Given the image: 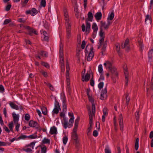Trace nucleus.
Masks as SVG:
<instances>
[{
	"instance_id": "obj_1",
	"label": "nucleus",
	"mask_w": 153,
	"mask_h": 153,
	"mask_svg": "<svg viewBox=\"0 0 153 153\" xmlns=\"http://www.w3.org/2000/svg\"><path fill=\"white\" fill-rule=\"evenodd\" d=\"M101 26L100 27V31L99 33V35L101 37L100 39L99 40V44L98 46V48H100L102 45V43L104 41V38L105 37V33L103 31L102 27H103L105 30H107L111 24L110 22L108 21L107 24L102 21L100 22Z\"/></svg>"
},
{
	"instance_id": "obj_2",
	"label": "nucleus",
	"mask_w": 153,
	"mask_h": 153,
	"mask_svg": "<svg viewBox=\"0 0 153 153\" xmlns=\"http://www.w3.org/2000/svg\"><path fill=\"white\" fill-rule=\"evenodd\" d=\"M64 16L66 22V28L67 38L68 39L71 37V22L69 21V16L68 12L66 9L64 10Z\"/></svg>"
},
{
	"instance_id": "obj_3",
	"label": "nucleus",
	"mask_w": 153,
	"mask_h": 153,
	"mask_svg": "<svg viewBox=\"0 0 153 153\" xmlns=\"http://www.w3.org/2000/svg\"><path fill=\"white\" fill-rule=\"evenodd\" d=\"M79 119V117H78L76 120L75 122L74 127L73 129V132H72V139L75 140V142L76 143H77L79 142L78 141V137L76 133V131Z\"/></svg>"
},
{
	"instance_id": "obj_4",
	"label": "nucleus",
	"mask_w": 153,
	"mask_h": 153,
	"mask_svg": "<svg viewBox=\"0 0 153 153\" xmlns=\"http://www.w3.org/2000/svg\"><path fill=\"white\" fill-rule=\"evenodd\" d=\"M94 116L95 115H94V114H93L92 116L91 115H90V119L89 122V124L90 125V126L88 128L87 132V134L88 136L90 135L91 134V131L92 129V126L93 125V118L94 117Z\"/></svg>"
},
{
	"instance_id": "obj_5",
	"label": "nucleus",
	"mask_w": 153,
	"mask_h": 153,
	"mask_svg": "<svg viewBox=\"0 0 153 153\" xmlns=\"http://www.w3.org/2000/svg\"><path fill=\"white\" fill-rule=\"evenodd\" d=\"M107 89L106 86L101 91L100 99L102 100H104L107 99Z\"/></svg>"
},
{
	"instance_id": "obj_6",
	"label": "nucleus",
	"mask_w": 153,
	"mask_h": 153,
	"mask_svg": "<svg viewBox=\"0 0 153 153\" xmlns=\"http://www.w3.org/2000/svg\"><path fill=\"white\" fill-rule=\"evenodd\" d=\"M29 126L33 127H35L36 128L40 130L41 127L36 121H34L33 120H30V121L29 123Z\"/></svg>"
},
{
	"instance_id": "obj_7",
	"label": "nucleus",
	"mask_w": 153,
	"mask_h": 153,
	"mask_svg": "<svg viewBox=\"0 0 153 153\" xmlns=\"http://www.w3.org/2000/svg\"><path fill=\"white\" fill-rule=\"evenodd\" d=\"M93 50V47L91 46L90 48V51L87 58V61H91L94 57V53Z\"/></svg>"
},
{
	"instance_id": "obj_8",
	"label": "nucleus",
	"mask_w": 153,
	"mask_h": 153,
	"mask_svg": "<svg viewBox=\"0 0 153 153\" xmlns=\"http://www.w3.org/2000/svg\"><path fill=\"white\" fill-rule=\"evenodd\" d=\"M122 48H125L126 50L127 51H128L130 50L129 39H127L126 40L124 45H123V44H122Z\"/></svg>"
},
{
	"instance_id": "obj_9",
	"label": "nucleus",
	"mask_w": 153,
	"mask_h": 153,
	"mask_svg": "<svg viewBox=\"0 0 153 153\" xmlns=\"http://www.w3.org/2000/svg\"><path fill=\"white\" fill-rule=\"evenodd\" d=\"M88 97L89 101L90 102H91L92 103V111L93 113V114H92V115L94 114V115H95V107L94 99L92 98V97L90 96V95H88Z\"/></svg>"
},
{
	"instance_id": "obj_10",
	"label": "nucleus",
	"mask_w": 153,
	"mask_h": 153,
	"mask_svg": "<svg viewBox=\"0 0 153 153\" xmlns=\"http://www.w3.org/2000/svg\"><path fill=\"white\" fill-rule=\"evenodd\" d=\"M119 122L120 130L121 131H123V117L122 114H120L119 116Z\"/></svg>"
},
{
	"instance_id": "obj_11",
	"label": "nucleus",
	"mask_w": 153,
	"mask_h": 153,
	"mask_svg": "<svg viewBox=\"0 0 153 153\" xmlns=\"http://www.w3.org/2000/svg\"><path fill=\"white\" fill-rule=\"evenodd\" d=\"M59 109H60L59 103L58 102L56 101L55 108L53 111V112L54 114H57L59 112Z\"/></svg>"
},
{
	"instance_id": "obj_12",
	"label": "nucleus",
	"mask_w": 153,
	"mask_h": 153,
	"mask_svg": "<svg viewBox=\"0 0 153 153\" xmlns=\"http://www.w3.org/2000/svg\"><path fill=\"white\" fill-rule=\"evenodd\" d=\"M109 69L111 74V76H115L116 77H117L118 75V74L117 71L116 69L114 66L112 67Z\"/></svg>"
},
{
	"instance_id": "obj_13",
	"label": "nucleus",
	"mask_w": 153,
	"mask_h": 153,
	"mask_svg": "<svg viewBox=\"0 0 153 153\" xmlns=\"http://www.w3.org/2000/svg\"><path fill=\"white\" fill-rule=\"evenodd\" d=\"M152 23V18L150 15H147L146 16L145 23V24L149 25Z\"/></svg>"
},
{
	"instance_id": "obj_14",
	"label": "nucleus",
	"mask_w": 153,
	"mask_h": 153,
	"mask_svg": "<svg viewBox=\"0 0 153 153\" xmlns=\"http://www.w3.org/2000/svg\"><path fill=\"white\" fill-rule=\"evenodd\" d=\"M90 76V74L88 73H87L85 76L84 75H82V81L83 82L84 81H88L89 80Z\"/></svg>"
},
{
	"instance_id": "obj_15",
	"label": "nucleus",
	"mask_w": 153,
	"mask_h": 153,
	"mask_svg": "<svg viewBox=\"0 0 153 153\" xmlns=\"http://www.w3.org/2000/svg\"><path fill=\"white\" fill-rule=\"evenodd\" d=\"M92 29L94 30V33H93V37L94 38L95 36L96 33L98 30V27L95 23H93L92 25Z\"/></svg>"
},
{
	"instance_id": "obj_16",
	"label": "nucleus",
	"mask_w": 153,
	"mask_h": 153,
	"mask_svg": "<svg viewBox=\"0 0 153 153\" xmlns=\"http://www.w3.org/2000/svg\"><path fill=\"white\" fill-rule=\"evenodd\" d=\"M59 53L60 60H61V61H64L63 58V49L62 48L61 45H60Z\"/></svg>"
},
{
	"instance_id": "obj_17",
	"label": "nucleus",
	"mask_w": 153,
	"mask_h": 153,
	"mask_svg": "<svg viewBox=\"0 0 153 153\" xmlns=\"http://www.w3.org/2000/svg\"><path fill=\"white\" fill-rule=\"evenodd\" d=\"M12 115L14 123H17L19 119V114H16L15 113H13L12 114Z\"/></svg>"
},
{
	"instance_id": "obj_18",
	"label": "nucleus",
	"mask_w": 153,
	"mask_h": 153,
	"mask_svg": "<svg viewBox=\"0 0 153 153\" xmlns=\"http://www.w3.org/2000/svg\"><path fill=\"white\" fill-rule=\"evenodd\" d=\"M50 133L52 134H56L57 133V130L55 126H53L51 128L50 130Z\"/></svg>"
},
{
	"instance_id": "obj_19",
	"label": "nucleus",
	"mask_w": 153,
	"mask_h": 153,
	"mask_svg": "<svg viewBox=\"0 0 153 153\" xmlns=\"http://www.w3.org/2000/svg\"><path fill=\"white\" fill-rule=\"evenodd\" d=\"M124 72L125 74V77L126 79V84L127 85L128 82V73L127 69H125Z\"/></svg>"
},
{
	"instance_id": "obj_20",
	"label": "nucleus",
	"mask_w": 153,
	"mask_h": 153,
	"mask_svg": "<svg viewBox=\"0 0 153 153\" xmlns=\"http://www.w3.org/2000/svg\"><path fill=\"white\" fill-rule=\"evenodd\" d=\"M95 17L97 20H99L101 19L102 16V14L101 12H97L96 13Z\"/></svg>"
},
{
	"instance_id": "obj_21",
	"label": "nucleus",
	"mask_w": 153,
	"mask_h": 153,
	"mask_svg": "<svg viewBox=\"0 0 153 153\" xmlns=\"http://www.w3.org/2000/svg\"><path fill=\"white\" fill-rule=\"evenodd\" d=\"M104 65L106 68L107 67L109 69L113 67V66L112 65L111 63L109 61H107L104 63Z\"/></svg>"
},
{
	"instance_id": "obj_22",
	"label": "nucleus",
	"mask_w": 153,
	"mask_h": 153,
	"mask_svg": "<svg viewBox=\"0 0 153 153\" xmlns=\"http://www.w3.org/2000/svg\"><path fill=\"white\" fill-rule=\"evenodd\" d=\"M125 96L126 99V103L127 105H128L130 101V97H129V94L127 92L125 94Z\"/></svg>"
},
{
	"instance_id": "obj_23",
	"label": "nucleus",
	"mask_w": 153,
	"mask_h": 153,
	"mask_svg": "<svg viewBox=\"0 0 153 153\" xmlns=\"http://www.w3.org/2000/svg\"><path fill=\"white\" fill-rule=\"evenodd\" d=\"M9 105L13 109H15L16 110H18L19 109L18 106L12 102H10L9 103Z\"/></svg>"
},
{
	"instance_id": "obj_24",
	"label": "nucleus",
	"mask_w": 153,
	"mask_h": 153,
	"mask_svg": "<svg viewBox=\"0 0 153 153\" xmlns=\"http://www.w3.org/2000/svg\"><path fill=\"white\" fill-rule=\"evenodd\" d=\"M88 20L89 21L92 22L93 18V15L92 13L91 12H89L88 13Z\"/></svg>"
},
{
	"instance_id": "obj_25",
	"label": "nucleus",
	"mask_w": 153,
	"mask_h": 153,
	"mask_svg": "<svg viewBox=\"0 0 153 153\" xmlns=\"http://www.w3.org/2000/svg\"><path fill=\"white\" fill-rule=\"evenodd\" d=\"M148 57L150 60L151 59L152 57H153V50L152 49L148 53Z\"/></svg>"
},
{
	"instance_id": "obj_26",
	"label": "nucleus",
	"mask_w": 153,
	"mask_h": 153,
	"mask_svg": "<svg viewBox=\"0 0 153 153\" xmlns=\"http://www.w3.org/2000/svg\"><path fill=\"white\" fill-rule=\"evenodd\" d=\"M114 16V13L113 12H112L109 15L107 18L108 20H112L113 19Z\"/></svg>"
},
{
	"instance_id": "obj_27",
	"label": "nucleus",
	"mask_w": 153,
	"mask_h": 153,
	"mask_svg": "<svg viewBox=\"0 0 153 153\" xmlns=\"http://www.w3.org/2000/svg\"><path fill=\"white\" fill-rule=\"evenodd\" d=\"M39 54L42 56L44 57H46L47 55V53L43 51H41L40 52L38 53Z\"/></svg>"
},
{
	"instance_id": "obj_28",
	"label": "nucleus",
	"mask_w": 153,
	"mask_h": 153,
	"mask_svg": "<svg viewBox=\"0 0 153 153\" xmlns=\"http://www.w3.org/2000/svg\"><path fill=\"white\" fill-rule=\"evenodd\" d=\"M38 11L35 8H33L31 10V15L34 16V15L36 14Z\"/></svg>"
},
{
	"instance_id": "obj_29",
	"label": "nucleus",
	"mask_w": 153,
	"mask_h": 153,
	"mask_svg": "<svg viewBox=\"0 0 153 153\" xmlns=\"http://www.w3.org/2000/svg\"><path fill=\"white\" fill-rule=\"evenodd\" d=\"M107 44L105 42L103 44V46L102 49V55H103V52L105 51L106 48V47Z\"/></svg>"
},
{
	"instance_id": "obj_30",
	"label": "nucleus",
	"mask_w": 153,
	"mask_h": 153,
	"mask_svg": "<svg viewBox=\"0 0 153 153\" xmlns=\"http://www.w3.org/2000/svg\"><path fill=\"white\" fill-rule=\"evenodd\" d=\"M26 138H27V136H26L25 135L21 134V135L19 137L16 138V140H17L20 139H24Z\"/></svg>"
},
{
	"instance_id": "obj_31",
	"label": "nucleus",
	"mask_w": 153,
	"mask_h": 153,
	"mask_svg": "<svg viewBox=\"0 0 153 153\" xmlns=\"http://www.w3.org/2000/svg\"><path fill=\"white\" fill-rule=\"evenodd\" d=\"M60 63L61 64V67L62 68V70L63 72H64L65 71L64 61H61V60H60Z\"/></svg>"
},
{
	"instance_id": "obj_32",
	"label": "nucleus",
	"mask_w": 153,
	"mask_h": 153,
	"mask_svg": "<svg viewBox=\"0 0 153 153\" xmlns=\"http://www.w3.org/2000/svg\"><path fill=\"white\" fill-rule=\"evenodd\" d=\"M13 122H11L10 123H9L8 127L10 128V130L11 131H13Z\"/></svg>"
},
{
	"instance_id": "obj_33",
	"label": "nucleus",
	"mask_w": 153,
	"mask_h": 153,
	"mask_svg": "<svg viewBox=\"0 0 153 153\" xmlns=\"http://www.w3.org/2000/svg\"><path fill=\"white\" fill-rule=\"evenodd\" d=\"M138 142H139V139L137 138L136 140V141L135 144V148L136 150H137L138 148Z\"/></svg>"
},
{
	"instance_id": "obj_34",
	"label": "nucleus",
	"mask_w": 153,
	"mask_h": 153,
	"mask_svg": "<svg viewBox=\"0 0 153 153\" xmlns=\"http://www.w3.org/2000/svg\"><path fill=\"white\" fill-rule=\"evenodd\" d=\"M87 109H88V113L89 114V119H90V115H91L92 116V114H93V112L92 111V112H91V111L90 109V107L89 105H87Z\"/></svg>"
},
{
	"instance_id": "obj_35",
	"label": "nucleus",
	"mask_w": 153,
	"mask_h": 153,
	"mask_svg": "<svg viewBox=\"0 0 153 153\" xmlns=\"http://www.w3.org/2000/svg\"><path fill=\"white\" fill-rule=\"evenodd\" d=\"M35 142H32L30 144L27 145L26 146V147H32V149H33L34 146L35 145Z\"/></svg>"
},
{
	"instance_id": "obj_36",
	"label": "nucleus",
	"mask_w": 153,
	"mask_h": 153,
	"mask_svg": "<svg viewBox=\"0 0 153 153\" xmlns=\"http://www.w3.org/2000/svg\"><path fill=\"white\" fill-rule=\"evenodd\" d=\"M37 136L36 134H32L27 136V138L29 139H33L37 138Z\"/></svg>"
},
{
	"instance_id": "obj_37",
	"label": "nucleus",
	"mask_w": 153,
	"mask_h": 153,
	"mask_svg": "<svg viewBox=\"0 0 153 153\" xmlns=\"http://www.w3.org/2000/svg\"><path fill=\"white\" fill-rule=\"evenodd\" d=\"M46 84V85L48 87H49V88L52 91L54 90V88L53 86L50 83H46L45 82Z\"/></svg>"
},
{
	"instance_id": "obj_38",
	"label": "nucleus",
	"mask_w": 153,
	"mask_h": 153,
	"mask_svg": "<svg viewBox=\"0 0 153 153\" xmlns=\"http://www.w3.org/2000/svg\"><path fill=\"white\" fill-rule=\"evenodd\" d=\"M42 113L44 115H46L47 113V110L46 108L43 107L42 108Z\"/></svg>"
},
{
	"instance_id": "obj_39",
	"label": "nucleus",
	"mask_w": 153,
	"mask_h": 153,
	"mask_svg": "<svg viewBox=\"0 0 153 153\" xmlns=\"http://www.w3.org/2000/svg\"><path fill=\"white\" fill-rule=\"evenodd\" d=\"M103 112L104 115L106 116L108 115V109L106 108H105L103 110Z\"/></svg>"
},
{
	"instance_id": "obj_40",
	"label": "nucleus",
	"mask_w": 153,
	"mask_h": 153,
	"mask_svg": "<svg viewBox=\"0 0 153 153\" xmlns=\"http://www.w3.org/2000/svg\"><path fill=\"white\" fill-rule=\"evenodd\" d=\"M98 71L100 73H102V72L103 69L102 67V65H99L98 68Z\"/></svg>"
},
{
	"instance_id": "obj_41",
	"label": "nucleus",
	"mask_w": 153,
	"mask_h": 153,
	"mask_svg": "<svg viewBox=\"0 0 153 153\" xmlns=\"http://www.w3.org/2000/svg\"><path fill=\"white\" fill-rule=\"evenodd\" d=\"M42 142L44 143L50 144V140L48 139L45 138L43 140Z\"/></svg>"
},
{
	"instance_id": "obj_42",
	"label": "nucleus",
	"mask_w": 153,
	"mask_h": 153,
	"mask_svg": "<svg viewBox=\"0 0 153 153\" xmlns=\"http://www.w3.org/2000/svg\"><path fill=\"white\" fill-rule=\"evenodd\" d=\"M116 48L117 51L118 53H120V44L117 43L116 44Z\"/></svg>"
},
{
	"instance_id": "obj_43",
	"label": "nucleus",
	"mask_w": 153,
	"mask_h": 153,
	"mask_svg": "<svg viewBox=\"0 0 153 153\" xmlns=\"http://www.w3.org/2000/svg\"><path fill=\"white\" fill-rule=\"evenodd\" d=\"M41 149V153H46L47 150V148L46 146H45L43 147H42Z\"/></svg>"
},
{
	"instance_id": "obj_44",
	"label": "nucleus",
	"mask_w": 153,
	"mask_h": 153,
	"mask_svg": "<svg viewBox=\"0 0 153 153\" xmlns=\"http://www.w3.org/2000/svg\"><path fill=\"white\" fill-rule=\"evenodd\" d=\"M68 137L67 136H65L63 137V143L64 145H65L68 141Z\"/></svg>"
},
{
	"instance_id": "obj_45",
	"label": "nucleus",
	"mask_w": 153,
	"mask_h": 153,
	"mask_svg": "<svg viewBox=\"0 0 153 153\" xmlns=\"http://www.w3.org/2000/svg\"><path fill=\"white\" fill-rule=\"evenodd\" d=\"M40 4L42 6L45 7L46 6L45 0H42L40 3Z\"/></svg>"
},
{
	"instance_id": "obj_46",
	"label": "nucleus",
	"mask_w": 153,
	"mask_h": 153,
	"mask_svg": "<svg viewBox=\"0 0 153 153\" xmlns=\"http://www.w3.org/2000/svg\"><path fill=\"white\" fill-rule=\"evenodd\" d=\"M66 72H69L70 70V67L68 64V61L66 60Z\"/></svg>"
},
{
	"instance_id": "obj_47",
	"label": "nucleus",
	"mask_w": 153,
	"mask_h": 153,
	"mask_svg": "<svg viewBox=\"0 0 153 153\" xmlns=\"http://www.w3.org/2000/svg\"><path fill=\"white\" fill-rule=\"evenodd\" d=\"M42 65L47 68H49V65L48 63L42 62Z\"/></svg>"
},
{
	"instance_id": "obj_48",
	"label": "nucleus",
	"mask_w": 153,
	"mask_h": 153,
	"mask_svg": "<svg viewBox=\"0 0 153 153\" xmlns=\"http://www.w3.org/2000/svg\"><path fill=\"white\" fill-rule=\"evenodd\" d=\"M81 37L80 34H78L77 36V42L79 44H80L81 42Z\"/></svg>"
},
{
	"instance_id": "obj_49",
	"label": "nucleus",
	"mask_w": 153,
	"mask_h": 153,
	"mask_svg": "<svg viewBox=\"0 0 153 153\" xmlns=\"http://www.w3.org/2000/svg\"><path fill=\"white\" fill-rule=\"evenodd\" d=\"M11 22V20L10 19H7L4 21L3 24L4 25H6Z\"/></svg>"
},
{
	"instance_id": "obj_50",
	"label": "nucleus",
	"mask_w": 153,
	"mask_h": 153,
	"mask_svg": "<svg viewBox=\"0 0 153 153\" xmlns=\"http://www.w3.org/2000/svg\"><path fill=\"white\" fill-rule=\"evenodd\" d=\"M63 124L64 128H66L68 127V121L65 119L64 120V122Z\"/></svg>"
},
{
	"instance_id": "obj_51",
	"label": "nucleus",
	"mask_w": 153,
	"mask_h": 153,
	"mask_svg": "<svg viewBox=\"0 0 153 153\" xmlns=\"http://www.w3.org/2000/svg\"><path fill=\"white\" fill-rule=\"evenodd\" d=\"M11 6V5L10 4H8L6 7L5 10L7 11H9L10 9Z\"/></svg>"
},
{
	"instance_id": "obj_52",
	"label": "nucleus",
	"mask_w": 153,
	"mask_h": 153,
	"mask_svg": "<svg viewBox=\"0 0 153 153\" xmlns=\"http://www.w3.org/2000/svg\"><path fill=\"white\" fill-rule=\"evenodd\" d=\"M30 116L28 114H26L25 115V119L26 120L28 121L30 120Z\"/></svg>"
},
{
	"instance_id": "obj_53",
	"label": "nucleus",
	"mask_w": 153,
	"mask_h": 153,
	"mask_svg": "<svg viewBox=\"0 0 153 153\" xmlns=\"http://www.w3.org/2000/svg\"><path fill=\"white\" fill-rule=\"evenodd\" d=\"M41 73L45 77H48V74L47 72H45L43 71H41Z\"/></svg>"
},
{
	"instance_id": "obj_54",
	"label": "nucleus",
	"mask_w": 153,
	"mask_h": 153,
	"mask_svg": "<svg viewBox=\"0 0 153 153\" xmlns=\"http://www.w3.org/2000/svg\"><path fill=\"white\" fill-rule=\"evenodd\" d=\"M23 150L25 151V152H30L31 153L32 152V150L29 148H28L26 149H24Z\"/></svg>"
},
{
	"instance_id": "obj_55",
	"label": "nucleus",
	"mask_w": 153,
	"mask_h": 153,
	"mask_svg": "<svg viewBox=\"0 0 153 153\" xmlns=\"http://www.w3.org/2000/svg\"><path fill=\"white\" fill-rule=\"evenodd\" d=\"M74 117H71V118L69 121V125H70L71 124H72L74 123Z\"/></svg>"
},
{
	"instance_id": "obj_56",
	"label": "nucleus",
	"mask_w": 153,
	"mask_h": 153,
	"mask_svg": "<svg viewBox=\"0 0 153 153\" xmlns=\"http://www.w3.org/2000/svg\"><path fill=\"white\" fill-rule=\"evenodd\" d=\"M103 82H100L98 85V87L100 89H101L102 88L103 86Z\"/></svg>"
},
{
	"instance_id": "obj_57",
	"label": "nucleus",
	"mask_w": 153,
	"mask_h": 153,
	"mask_svg": "<svg viewBox=\"0 0 153 153\" xmlns=\"http://www.w3.org/2000/svg\"><path fill=\"white\" fill-rule=\"evenodd\" d=\"M136 114H135L136 118V120L138 121L139 119V114L138 111H137L136 112Z\"/></svg>"
},
{
	"instance_id": "obj_58",
	"label": "nucleus",
	"mask_w": 153,
	"mask_h": 153,
	"mask_svg": "<svg viewBox=\"0 0 153 153\" xmlns=\"http://www.w3.org/2000/svg\"><path fill=\"white\" fill-rule=\"evenodd\" d=\"M90 85L92 86H93L94 85V81L93 78H91L90 80Z\"/></svg>"
},
{
	"instance_id": "obj_59",
	"label": "nucleus",
	"mask_w": 153,
	"mask_h": 153,
	"mask_svg": "<svg viewBox=\"0 0 153 153\" xmlns=\"http://www.w3.org/2000/svg\"><path fill=\"white\" fill-rule=\"evenodd\" d=\"M111 76V79H112V81L114 83H115L116 82V79L115 76Z\"/></svg>"
},
{
	"instance_id": "obj_60",
	"label": "nucleus",
	"mask_w": 153,
	"mask_h": 153,
	"mask_svg": "<svg viewBox=\"0 0 153 153\" xmlns=\"http://www.w3.org/2000/svg\"><path fill=\"white\" fill-rule=\"evenodd\" d=\"M93 135L94 137H97L98 134V133L97 130H94L93 132Z\"/></svg>"
},
{
	"instance_id": "obj_61",
	"label": "nucleus",
	"mask_w": 153,
	"mask_h": 153,
	"mask_svg": "<svg viewBox=\"0 0 153 153\" xmlns=\"http://www.w3.org/2000/svg\"><path fill=\"white\" fill-rule=\"evenodd\" d=\"M85 45V41H83L82 42V44L81 45V48L82 49L84 48Z\"/></svg>"
},
{
	"instance_id": "obj_62",
	"label": "nucleus",
	"mask_w": 153,
	"mask_h": 153,
	"mask_svg": "<svg viewBox=\"0 0 153 153\" xmlns=\"http://www.w3.org/2000/svg\"><path fill=\"white\" fill-rule=\"evenodd\" d=\"M4 91V88L3 86L1 85H0V92H3Z\"/></svg>"
},
{
	"instance_id": "obj_63",
	"label": "nucleus",
	"mask_w": 153,
	"mask_h": 153,
	"mask_svg": "<svg viewBox=\"0 0 153 153\" xmlns=\"http://www.w3.org/2000/svg\"><path fill=\"white\" fill-rule=\"evenodd\" d=\"M20 125L18 123H16V131H18L19 129V127Z\"/></svg>"
},
{
	"instance_id": "obj_64",
	"label": "nucleus",
	"mask_w": 153,
	"mask_h": 153,
	"mask_svg": "<svg viewBox=\"0 0 153 153\" xmlns=\"http://www.w3.org/2000/svg\"><path fill=\"white\" fill-rule=\"evenodd\" d=\"M105 153H111V151L108 148H106L105 149Z\"/></svg>"
}]
</instances>
